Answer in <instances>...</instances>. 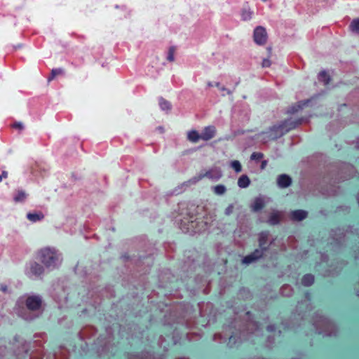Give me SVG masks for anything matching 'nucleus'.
I'll use <instances>...</instances> for the list:
<instances>
[{"label":"nucleus","instance_id":"nucleus-1","mask_svg":"<svg viewBox=\"0 0 359 359\" xmlns=\"http://www.w3.org/2000/svg\"><path fill=\"white\" fill-rule=\"evenodd\" d=\"M301 123L302 119H299L297 121L285 120L280 124L274 125L266 133L268 134V137L270 140H276L289 132L290 130L295 128L298 125L301 124Z\"/></svg>","mask_w":359,"mask_h":359},{"label":"nucleus","instance_id":"nucleus-2","mask_svg":"<svg viewBox=\"0 0 359 359\" xmlns=\"http://www.w3.org/2000/svg\"><path fill=\"white\" fill-rule=\"evenodd\" d=\"M37 258L47 267L55 266L57 257L55 251L44 248L38 252Z\"/></svg>","mask_w":359,"mask_h":359},{"label":"nucleus","instance_id":"nucleus-3","mask_svg":"<svg viewBox=\"0 0 359 359\" xmlns=\"http://www.w3.org/2000/svg\"><path fill=\"white\" fill-rule=\"evenodd\" d=\"M254 41L258 45H264L267 41L266 29L262 26L257 27L254 30Z\"/></svg>","mask_w":359,"mask_h":359},{"label":"nucleus","instance_id":"nucleus-4","mask_svg":"<svg viewBox=\"0 0 359 359\" xmlns=\"http://www.w3.org/2000/svg\"><path fill=\"white\" fill-rule=\"evenodd\" d=\"M216 132V128L214 126L205 127L201 133V140L208 141L212 139L215 136Z\"/></svg>","mask_w":359,"mask_h":359},{"label":"nucleus","instance_id":"nucleus-5","mask_svg":"<svg viewBox=\"0 0 359 359\" xmlns=\"http://www.w3.org/2000/svg\"><path fill=\"white\" fill-rule=\"evenodd\" d=\"M41 300L36 296L29 297L26 300V306L29 310L35 311L40 308Z\"/></svg>","mask_w":359,"mask_h":359},{"label":"nucleus","instance_id":"nucleus-6","mask_svg":"<svg viewBox=\"0 0 359 359\" xmlns=\"http://www.w3.org/2000/svg\"><path fill=\"white\" fill-rule=\"evenodd\" d=\"M263 255V252L262 250H259L258 249H256L251 254L245 256L243 259V263L244 264H250L259 258L262 257Z\"/></svg>","mask_w":359,"mask_h":359},{"label":"nucleus","instance_id":"nucleus-7","mask_svg":"<svg viewBox=\"0 0 359 359\" xmlns=\"http://www.w3.org/2000/svg\"><path fill=\"white\" fill-rule=\"evenodd\" d=\"M292 183V179L287 175L283 174L278 177V184L282 188L289 187Z\"/></svg>","mask_w":359,"mask_h":359},{"label":"nucleus","instance_id":"nucleus-8","mask_svg":"<svg viewBox=\"0 0 359 359\" xmlns=\"http://www.w3.org/2000/svg\"><path fill=\"white\" fill-rule=\"evenodd\" d=\"M307 217V212L302 210H296L292 212L291 217L294 221H302Z\"/></svg>","mask_w":359,"mask_h":359},{"label":"nucleus","instance_id":"nucleus-9","mask_svg":"<svg viewBox=\"0 0 359 359\" xmlns=\"http://www.w3.org/2000/svg\"><path fill=\"white\" fill-rule=\"evenodd\" d=\"M309 102V100H307L293 104L288 109L287 114H293L297 112L298 111L302 109L305 105H306Z\"/></svg>","mask_w":359,"mask_h":359},{"label":"nucleus","instance_id":"nucleus-10","mask_svg":"<svg viewBox=\"0 0 359 359\" xmlns=\"http://www.w3.org/2000/svg\"><path fill=\"white\" fill-rule=\"evenodd\" d=\"M309 102V100H307L293 104L288 109L287 114H293L297 112L298 111L302 109L305 105H306Z\"/></svg>","mask_w":359,"mask_h":359},{"label":"nucleus","instance_id":"nucleus-11","mask_svg":"<svg viewBox=\"0 0 359 359\" xmlns=\"http://www.w3.org/2000/svg\"><path fill=\"white\" fill-rule=\"evenodd\" d=\"M44 270L41 265L34 262L31 266V272L35 276H40L43 273Z\"/></svg>","mask_w":359,"mask_h":359},{"label":"nucleus","instance_id":"nucleus-12","mask_svg":"<svg viewBox=\"0 0 359 359\" xmlns=\"http://www.w3.org/2000/svg\"><path fill=\"white\" fill-rule=\"evenodd\" d=\"M314 283V276L312 274L307 273L303 276L302 284L304 286H311Z\"/></svg>","mask_w":359,"mask_h":359},{"label":"nucleus","instance_id":"nucleus-13","mask_svg":"<svg viewBox=\"0 0 359 359\" xmlns=\"http://www.w3.org/2000/svg\"><path fill=\"white\" fill-rule=\"evenodd\" d=\"M188 140L191 142L196 143L199 140H201V134H199L198 131L192 130L188 133Z\"/></svg>","mask_w":359,"mask_h":359},{"label":"nucleus","instance_id":"nucleus-14","mask_svg":"<svg viewBox=\"0 0 359 359\" xmlns=\"http://www.w3.org/2000/svg\"><path fill=\"white\" fill-rule=\"evenodd\" d=\"M250 183V179L245 175L241 176L238 180V185L241 188L248 187L249 186Z\"/></svg>","mask_w":359,"mask_h":359},{"label":"nucleus","instance_id":"nucleus-15","mask_svg":"<svg viewBox=\"0 0 359 359\" xmlns=\"http://www.w3.org/2000/svg\"><path fill=\"white\" fill-rule=\"evenodd\" d=\"M27 217L29 221H31L32 222H36L37 221L42 219L43 218V215L41 212H40V213L29 212L27 215Z\"/></svg>","mask_w":359,"mask_h":359},{"label":"nucleus","instance_id":"nucleus-16","mask_svg":"<svg viewBox=\"0 0 359 359\" xmlns=\"http://www.w3.org/2000/svg\"><path fill=\"white\" fill-rule=\"evenodd\" d=\"M264 207V201L260 198H257L252 205V210L255 212L262 210Z\"/></svg>","mask_w":359,"mask_h":359},{"label":"nucleus","instance_id":"nucleus-17","mask_svg":"<svg viewBox=\"0 0 359 359\" xmlns=\"http://www.w3.org/2000/svg\"><path fill=\"white\" fill-rule=\"evenodd\" d=\"M27 197L26 193L22 190H18L16 195L14 196L13 200L15 203L23 202Z\"/></svg>","mask_w":359,"mask_h":359},{"label":"nucleus","instance_id":"nucleus-18","mask_svg":"<svg viewBox=\"0 0 359 359\" xmlns=\"http://www.w3.org/2000/svg\"><path fill=\"white\" fill-rule=\"evenodd\" d=\"M318 79L323 81L325 85H327L330 81V76L325 71H321L318 74Z\"/></svg>","mask_w":359,"mask_h":359},{"label":"nucleus","instance_id":"nucleus-19","mask_svg":"<svg viewBox=\"0 0 359 359\" xmlns=\"http://www.w3.org/2000/svg\"><path fill=\"white\" fill-rule=\"evenodd\" d=\"M280 222V216L278 213L273 212L271 214V215L269 217V223L272 225H275L278 224Z\"/></svg>","mask_w":359,"mask_h":359},{"label":"nucleus","instance_id":"nucleus-20","mask_svg":"<svg viewBox=\"0 0 359 359\" xmlns=\"http://www.w3.org/2000/svg\"><path fill=\"white\" fill-rule=\"evenodd\" d=\"M350 29L359 34V18L354 19L349 25Z\"/></svg>","mask_w":359,"mask_h":359},{"label":"nucleus","instance_id":"nucleus-21","mask_svg":"<svg viewBox=\"0 0 359 359\" xmlns=\"http://www.w3.org/2000/svg\"><path fill=\"white\" fill-rule=\"evenodd\" d=\"M159 105L163 110L169 111L171 109L170 103L162 97L159 100Z\"/></svg>","mask_w":359,"mask_h":359},{"label":"nucleus","instance_id":"nucleus-22","mask_svg":"<svg viewBox=\"0 0 359 359\" xmlns=\"http://www.w3.org/2000/svg\"><path fill=\"white\" fill-rule=\"evenodd\" d=\"M63 73V69L61 68L53 69L50 73V76L48 77V81L55 79L56 76L60 75Z\"/></svg>","mask_w":359,"mask_h":359},{"label":"nucleus","instance_id":"nucleus-23","mask_svg":"<svg viewBox=\"0 0 359 359\" xmlns=\"http://www.w3.org/2000/svg\"><path fill=\"white\" fill-rule=\"evenodd\" d=\"M252 13L249 9H243L241 13V18L243 20H249L252 18Z\"/></svg>","mask_w":359,"mask_h":359},{"label":"nucleus","instance_id":"nucleus-24","mask_svg":"<svg viewBox=\"0 0 359 359\" xmlns=\"http://www.w3.org/2000/svg\"><path fill=\"white\" fill-rule=\"evenodd\" d=\"M175 48L174 46H171L169 48L167 60L169 62H173L175 60Z\"/></svg>","mask_w":359,"mask_h":359},{"label":"nucleus","instance_id":"nucleus-25","mask_svg":"<svg viewBox=\"0 0 359 359\" xmlns=\"http://www.w3.org/2000/svg\"><path fill=\"white\" fill-rule=\"evenodd\" d=\"M226 190V187L222 184H218L214 187L215 193L218 195L224 194Z\"/></svg>","mask_w":359,"mask_h":359},{"label":"nucleus","instance_id":"nucleus-26","mask_svg":"<svg viewBox=\"0 0 359 359\" xmlns=\"http://www.w3.org/2000/svg\"><path fill=\"white\" fill-rule=\"evenodd\" d=\"M231 168L236 172H240L242 170V166L238 161H233L231 162Z\"/></svg>","mask_w":359,"mask_h":359},{"label":"nucleus","instance_id":"nucleus-27","mask_svg":"<svg viewBox=\"0 0 359 359\" xmlns=\"http://www.w3.org/2000/svg\"><path fill=\"white\" fill-rule=\"evenodd\" d=\"M264 155L260 152H253L251 154L250 158L252 160L259 161L263 158Z\"/></svg>","mask_w":359,"mask_h":359},{"label":"nucleus","instance_id":"nucleus-28","mask_svg":"<svg viewBox=\"0 0 359 359\" xmlns=\"http://www.w3.org/2000/svg\"><path fill=\"white\" fill-rule=\"evenodd\" d=\"M233 209H234V206L232 204H230L229 205L227 206V208L225 209V214L226 215H230L233 211Z\"/></svg>","mask_w":359,"mask_h":359},{"label":"nucleus","instance_id":"nucleus-29","mask_svg":"<svg viewBox=\"0 0 359 359\" xmlns=\"http://www.w3.org/2000/svg\"><path fill=\"white\" fill-rule=\"evenodd\" d=\"M12 128L18 129L20 130H22L24 128V126L22 123L20 122H15L11 126Z\"/></svg>","mask_w":359,"mask_h":359},{"label":"nucleus","instance_id":"nucleus-30","mask_svg":"<svg viewBox=\"0 0 359 359\" xmlns=\"http://www.w3.org/2000/svg\"><path fill=\"white\" fill-rule=\"evenodd\" d=\"M266 236H264V235H261V236L259 239V246L262 247V245H264L266 243Z\"/></svg>","mask_w":359,"mask_h":359},{"label":"nucleus","instance_id":"nucleus-31","mask_svg":"<svg viewBox=\"0 0 359 359\" xmlns=\"http://www.w3.org/2000/svg\"><path fill=\"white\" fill-rule=\"evenodd\" d=\"M215 86L218 88L222 91H227L228 94H230V91L227 90L225 87L221 86L219 82L215 83Z\"/></svg>","mask_w":359,"mask_h":359},{"label":"nucleus","instance_id":"nucleus-32","mask_svg":"<svg viewBox=\"0 0 359 359\" xmlns=\"http://www.w3.org/2000/svg\"><path fill=\"white\" fill-rule=\"evenodd\" d=\"M271 65V61L269 59H264L262 61L263 67H269Z\"/></svg>","mask_w":359,"mask_h":359},{"label":"nucleus","instance_id":"nucleus-33","mask_svg":"<svg viewBox=\"0 0 359 359\" xmlns=\"http://www.w3.org/2000/svg\"><path fill=\"white\" fill-rule=\"evenodd\" d=\"M8 177V172L6 171H3L2 174L0 175V182L2 181L3 178Z\"/></svg>","mask_w":359,"mask_h":359},{"label":"nucleus","instance_id":"nucleus-34","mask_svg":"<svg viewBox=\"0 0 359 359\" xmlns=\"http://www.w3.org/2000/svg\"><path fill=\"white\" fill-rule=\"evenodd\" d=\"M266 164H267L266 161H263L262 162V164H261V168H262V169L265 168V167H266Z\"/></svg>","mask_w":359,"mask_h":359},{"label":"nucleus","instance_id":"nucleus-35","mask_svg":"<svg viewBox=\"0 0 359 359\" xmlns=\"http://www.w3.org/2000/svg\"><path fill=\"white\" fill-rule=\"evenodd\" d=\"M267 50H268L269 54H271V48H268Z\"/></svg>","mask_w":359,"mask_h":359},{"label":"nucleus","instance_id":"nucleus-36","mask_svg":"<svg viewBox=\"0 0 359 359\" xmlns=\"http://www.w3.org/2000/svg\"><path fill=\"white\" fill-rule=\"evenodd\" d=\"M2 290H3L4 291H6V287H2Z\"/></svg>","mask_w":359,"mask_h":359},{"label":"nucleus","instance_id":"nucleus-37","mask_svg":"<svg viewBox=\"0 0 359 359\" xmlns=\"http://www.w3.org/2000/svg\"><path fill=\"white\" fill-rule=\"evenodd\" d=\"M209 174H210V172H206V174H205V176H208V175H209Z\"/></svg>","mask_w":359,"mask_h":359},{"label":"nucleus","instance_id":"nucleus-38","mask_svg":"<svg viewBox=\"0 0 359 359\" xmlns=\"http://www.w3.org/2000/svg\"><path fill=\"white\" fill-rule=\"evenodd\" d=\"M208 86H212V83H208Z\"/></svg>","mask_w":359,"mask_h":359},{"label":"nucleus","instance_id":"nucleus-39","mask_svg":"<svg viewBox=\"0 0 359 359\" xmlns=\"http://www.w3.org/2000/svg\"><path fill=\"white\" fill-rule=\"evenodd\" d=\"M263 1H266V0H262Z\"/></svg>","mask_w":359,"mask_h":359},{"label":"nucleus","instance_id":"nucleus-40","mask_svg":"<svg viewBox=\"0 0 359 359\" xmlns=\"http://www.w3.org/2000/svg\"><path fill=\"white\" fill-rule=\"evenodd\" d=\"M357 295L359 297V293H358V294H357Z\"/></svg>","mask_w":359,"mask_h":359}]
</instances>
